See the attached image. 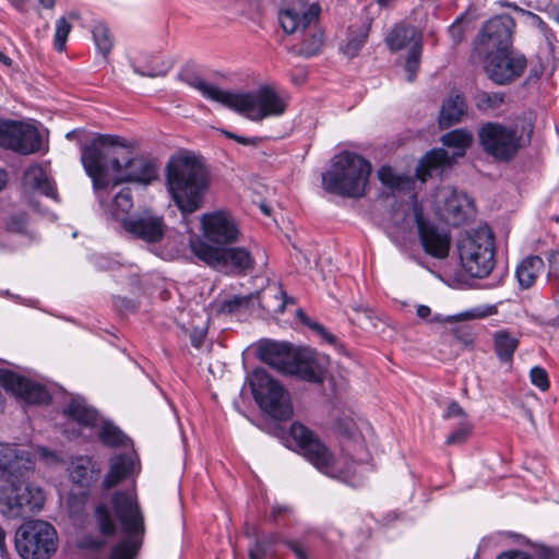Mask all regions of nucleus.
<instances>
[{"label": "nucleus", "instance_id": "21", "mask_svg": "<svg viewBox=\"0 0 559 559\" xmlns=\"http://www.w3.org/2000/svg\"><path fill=\"white\" fill-rule=\"evenodd\" d=\"M202 233L205 240L216 247H224L238 241L240 230L234 217L224 212L205 213L201 217Z\"/></svg>", "mask_w": 559, "mask_h": 559}, {"label": "nucleus", "instance_id": "17", "mask_svg": "<svg viewBox=\"0 0 559 559\" xmlns=\"http://www.w3.org/2000/svg\"><path fill=\"white\" fill-rule=\"evenodd\" d=\"M484 63L488 78L496 84H508L522 75L526 68V58L510 48L504 52H492L478 57Z\"/></svg>", "mask_w": 559, "mask_h": 559}, {"label": "nucleus", "instance_id": "8", "mask_svg": "<svg viewBox=\"0 0 559 559\" xmlns=\"http://www.w3.org/2000/svg\"><path fill=\"white\" fill-rule=\"evenodd\" d=\"M252 395L260 408L272 417L286 420L293 414L288 392L265 370L255 369L249 377Z\"/></svg>", "mask_w": 559, "mask_h": 559}, {"label": "nucleus", "instance_id": "47", "mask_svg": "<svg viewBox=\"0 0 559 559\" xmlns=\"http://www.w3.org/2000/svg\"><path fill=\"white\" fill-rule=\"evenodd\" d=\"M71 32V24L66 17L61 16L56 22V31L53 36V46L57 51L61 52L66 48L68 36Z\"/></svg>", "mask_w": 559, "mask_h": 559}, {"label": "nucleus", "instance_id": "1", "mask_svg": "<svg viewBox=\"0 0 559 559\" xmlns=\"http://www.w3.org/2000/svg\"><path fill=\"white\" fill-rule=\"evenodd\" d=\"M186 82L205 98L221 103L252 121L281 116L287 108L286 100L269 85L261 86L255 92L231 93L223 91L199 76H190Z\"/></svg>", "mask_w": 559, "mask_h": 559}, {"label": "nucleus", "instance_id": "20", "mask_svg": "<svg viewBox=\"0 0 559 559\" xmlns=\"http://www.w3.org/2000/svg\"><path fill=\"white\" fill-rule=\"evenodd\" d=\"M414 217L424 251L435 259H445L451 248V235L432 222L425 219L421 209H414Z\"/></svg>", "mask_w": 559, "mask_h": 559}, {"label": "nucleus", "instance_id": "26", "mask_svg": "<svg viewBox=\"0 0 559 559\" xmlns=\"http://www.w3.org/2000/svg\"><path fill=\"white\" fill-rule=\"evenodd\" d=\"M295 353L289 344L265 341L259 347V357L262 361L287 374Z\"/></svg>", "mask_w": 559, "mask_h": 559}, {"label": "nucleus", "instance_id": "27", "mask_svg": "<svg viewBox=\"0 0 559 559\" xmlns=\"http://www.w3.org/2000/svg\"><path fill=\"white\" fill-rule=\"evenodd\" d=\"M138 473L139 467L134 454L115 455L109 461V471L103 479V488L110 489Z\"/></svg>", "mask_w": 559, "mask_h": 559}, {"label": "nucleus", "instance_id": "39", "mask_svg": "<svg viewBox=\"0 0 559 559\" xmlns=\"http://www.w3.org/2000/svg\"><path fill=\"white\" fill-rule=\"evenodd\" d=\"M381 183L392 190H404L409 187L411 180L406 176H399L389 166H382L378 170Z\"/></svg>", "mask_w": 559, "mask_h": 559}, {"label": "nucleus", "instance_id": "59", "mask_svg": "<svg viewBox=\"0 0 559 559\" xmlns=\"http://www.w3.org/2000/svg\"><path fill=\"white\" fill-rule=\"evenodd\" d=\"M222 132L226 138L231 139L234 141L238 142L239 144L247 145V146H257L261 142V139L257 138V136H253V138L242 136V135L235 134L227 130H222Z\"/></svg>", "mask_w": 559, "mask_h": 559}, {"label": "nucleus", "instance_id": "29", "mask_svg": "<svg viewBox=\"0 0 559 559\" xmlns=\"http://www.w3.org/2000/svg\"><path fill=\"white\" fill-rule=\"evenodd\" d=\"M520 345V335L508 329H500L492 333V348L502 364H512L514 354Z\"/></svg>", "mask_w": 559, "mask_h": 559}, {"label": "nucleus", "instance_id": "58", "mask_svg": "<svg viewBox=\"0 0 559 559\" xmlns=\"http://www.w3.org/2000/svg\"><path fill=\"white\" fill-rule=\"evenodd\" d=\"M114 306L119 312L127 313L134 311L138 308V302L133 299L118 296L114 298Z\"/></svg>", "mask_w": 559, "mask_h": 559}, {"label": "nucleus", "instance_id": "4", "mask_svg": "<svg viewBox=\"0 0 559 559\" xmlns=\"http://www.w3.org/2000/svg\"><path fill=\"white\" fill-rule=\"evenodd\" d=\"M111 506L123 536L112 547L109 559H134L145 534L144 515L134 489L116 491Z\"/></svg>", "mask_w": 559, "mask_h": 559}, {"label": "nucleus", "instance_id": "49", "mask_svg": "<svg viewBox=\"0 0 559 559\" xmlns=\"http://www.w3.org/2000/svg\"><path fill=\"white\" fill-rule=\"evenodd\" d=\"M511 7V4H509ZM512 8L519 11L521 14L527 16L531 20V23L536 26L545 36L546 40L548 43H551V40L555 38V34L549 28V26L546 24V22L537 14L526 11L524 9L519 8L515 4H512Z\"/></svg>", "mask_w": 559, "mask_h": 559}, {"label": "nucleus", "instance_id": "36", "mask_svg": "<svg viewBox=\"0 0 559 559\" xmlns=\"http://www.w3.org/2000/svg\"><path fill=\"white\" fill-rule=\"evenodd\" d=\"M386 45L393 51L407 47L411 43L413 46L421 45V36L416 28L411 25H395L385 38Z\"/></svg>", "mask_w": 559, "mask_h": 559}, {"label": "nucleus", "instance_id": "19", "mask_svg": "<svg viewBox=\"0 0 559 559\" xmlns=\"http://www.w3.org/2000/svg\"><path fill=\"white\" fill-rule=\"evenodd\" d=\"M438 206L440 217L453 226L463 225L475 217L476 209L473 200L465 193L451 188H443L438 192Z\"/></svg>", "mask_w": 559, "mask_h": 559}, {"label": "nucleus", "instance_id": "25", "mask_svg": "<svg viewBox=\"0 0 559 559\" xmlns=\"http://www.w3.org/2000/svg\"><path fill=\"white\" fill-rule=\"evenodd\" d=\"M328 359L310 349H299L295 353L287 374L300 380L321 384L324 381Z\"/></svg>", "mask_w": 559, "mask_h": 559}, {"label": "nucleus", "instance_id": "32", "mask_svg": "<svg viewBox=\"0 0 559 559\" xmlns=\"http://www.w3.org/2000/svg\"><path fill=\"white\" fill-rule=\"evenodd\" d=\"M114 190L115 189H111V187H107L104 190V202L100 203V205L105 206L109 195H112V201L109 207L110 216L116 219H121L124 216H130L129 212L133 207V197L131 189L129 187H124L117 192H114Z\"/></svg>", "mask_w": 559, "mask_h": 559}, {"label": "nucleus", "instance_id": "40", "mask_svg": "<svg viewBox=\"0 0 559 559\" xmlns=\"http://www.w3.org/2000/svg\"><path fill=\"white\" fill-rule=\"evenodd\" d=\"M504 97L506 95L502 92L480 91L475 96V106L480 111L495 110L502 106Z\"/></svg>", "mask_w": 559, "mask_h": 559}, {"label": "nucleus", "instance_id": "50", "mask_svg": "<svg viewBox=\"0 0 559 559\" xmlns=\"http://www.w3.org/2000/svg\"><path fill=\"white\" fill-rule=\"evenodd\" d=\"M252 296H233L219 305V312L223 313H233L243 307H247L251 301Z\"/></svg>", "mask_w": 559, "mask_h": 559}, {"label": "nucleus", "instance_id": "54", "mask_svg": "<svg viewBox=\"0 0 559 559\" xmlns=\"http://www.w3.org/2000/svg\"><path fill=\"white\" fill-rule=\"evenodd\" d=\"M297 317L299 320L311 330L320 334L329 343H333L336 338L329 333L320 323L311 321L302 310H297Z\"/></svg>", "mask_w": 559, "mask_h": 559}, {"label": "nucleus", "instance_id": "10", "mask_svg": "<svg viewBox=\"0 0 559 559\" xmlns=\"http://www.w3.org/2000/svg\"><path fill=\"white\" fill-rule=\"evenodd\" d=\"M478 139L484 152L499 162L513 159L524 145L523 134L518 127L493 121L480 127Z\"/></svg>", "mask_w": 559, "mask_h": 559}, {"label": "nucleus", "instance_id": "57", "mask_svg": "<svg viewBox=\"0 0 559 559\" xmlns=\"http://www.w3.org/2000/svg\"><path fill=\"white\" fill-rule=\"evenodd\" d=\"M27 224V215L25 213H20L16 215H13L8 221V229L15 233H22L24 231Z\"/></svg>", "mask_w": 559, "mask_h": 559}, {"label": "nucleus", "instance_id": "28", "mask_svg": "<svg viewBox=\"0 0 559 559\" xmlns=\"http://www.w3.org/2000/svg\"><path fill=\"white\" fill-rule=\"evenodd\" d=\"M69 473L72 483L84 490H88L100 477V468L90 456L74 457L71 461Z\"/></svg>", "mask_w": 559, "mask_h": 559}, {"label": "nucleus", "instance_id": "7", "mask_svg": "<svg viewBox=\"0 0 559 559\" xmlns=\"http://www.w3.org/2000/svg\"><path fill=\"white\" fill-rule=\"evenodd\" d=\"M189 246L199 260L219 272L242 275L254 266V259L245 247H213L201 238L191 239Z\"/></svg>", "mask_w": 559, "mask_h": 559}, {"label": "nucleus", "instance_id": "37", "mask_svg": "<svg viewBox=\"0 0 559 559\" xmlns=\"http://www.w3.org/2000/svg\"><path fill=\"white\" fill-rule=\"evenodd\" d=\"M24 183L46 197L57 199V191L53 182L49 179L44 168L39 165L29 166L25 170Z\"/></svg>", "mask_w": 559, "mask_h": 559}, {"label": "nucleus", "instance_id": "62", "mask_svg": "<svg viewBox=\"0 0 559 559\" xmlns=\"http://www.w3.org/2000/svg\"><path fill=\"white\" fill-rule=\"evenodd\" d=\"M338 429L342 433H344L348 437L355 438V436H356L354 423L352 420H341L338 423Z\"/></svg>", "mask_w": 559, "mask_h": 559}, {"label": "nucleus", "instance_id": "3", "mask_svg": "<svg viewBox=\"0 0 559 559\" xmlns=\"http://www.w3.org/2000/svg\"><path fill=\"white\" fill-rule=\"evenodd\" d=\"M371 164L359 154L343 151L331 159V167L322 174L325 191L358 199L365 195Z\"/></svg>", "mask_w": 559, "mask_h": 559}, {"label": "nucleus", "instance_id": "33", "mask_svg": "<svg viewBox=\"0 0 559 559\" xmlns=\"http://www.w3.org/2000/svg\"><path fill=\"white\" fill-rule=\"evenodd\" d=\"M296 36L298 37L299 43L295 45L294 49L302 57H313L318 55L323 47L324 34L319 22Z\"/></svg>", "mask_w": 559, "mask_h": 559}, {"label": "nucleus", "instance_id": "52", "mask_svg": "<svg viewBox=\"0 0 559 559\" xmlns=\"http://www.w3.org/2000/svg\"><path fill=\"white\" fill-rule=\"evenodd\" d=\"M530 380L533 385L543 392L547 391L550 386L548 372L540 366H535L530 370Z\"/></svg>", "mask_w": 559, "mask_h": 559}, {"label": "nucleus", "instance_id": "34", "mask_svg": "<svg viewBox=\"0 0 559 559\" xmlns=\"http://www.w3.org/2000/svg\"><path fill=\"white\" fill-rule=\"evenodd\" d=\"M545 267L539 255H527L516 266L515 276L522 289L531 288Z\"/></svg>", "mask_w": 559, "mask_h": 559}, {"label": "nucleus", "instance_id": "64", "mask_svg": "<svg viewBox=\"0 0 559 559\" xmlns=\"http://www.w3.org/2000/svg\"><path fill=\"white\" fill-rule=\"evenodd\" d=\"M287 512H289L288 507L275 504V506H272V508H271L270 516L272 520L276 521L281 515H283Z\"/></svg>", "mask_w": 559, "mask_h": 559}, {"label": "nucleus", "instance_id": "43", "mask_svg": "<svg viewBox=\"0 0 559 559\" xmlns=\"http://www.w3.org/2000/svg\"><path fill=\"white\" fill-rule=\"evenodd\" d=\"M93 38L97 50L107 57L112 48V38L108 27L103 23H97L93 28Z\"/></svg>", "mask_w": 559, "mask_h": 559}, {"label": "nucleus", "instance_id": "11", "mask_svg": "<svg viewBox=\"0 0 559 559\" xmlns=\"http://www.w3.org/2000/svg\"><path fill=\"white\" fill-rule=\"evenodd\" d=\"M45 493L38 486L25 481L5 483L0 486V513L8 519H22L39 511Z\"/></svg>", "mask_w": 559, "mask_h": 559}, {"label": "nucleus", "instance_id": "45", "mask_svg": "<svg viewBox=\"0 0 559 559\" xmlns=\"http://www.w3.org/2000/svg\"><path fill=\"white\" fill-rule=\"evenodd\" d=\"M19 121L0 120V146L14 151Z\"/></svg>", "mask_w": 559, "mask_h": 559}, {"label": "nucleus", "instance_id": "14", "mask_svg": "<svg viewBox=\"0 0 559 559\" xmlns=\"http://www.w3.org/2000/svg\"><path fill=\"white\" fill-rule=\"evenodd\" d=\"M116 145H121L119 136L98 134L90 144L82 147L81 160L86 174L93 181L99 203L104 202V190L110 185L104 148Z\"/></svg>", "mask_w": 559, "mask_h": 559}, {"label": "nucleus", "instance_id": "55", "mask_svg": "<svg viewBox=\"0 0 559 559\" xmlns=\"http://www.w3.org/2000/svg\"><path fill=\"white\" fill-rule=\"evenodd\" d=\"M533 547L536 559H559V547H551L544 544H535Z\"/></svg>", "mask_w": 559, "mask_h": 559}, {"label": "nucleus", "instance_id": "46", "mask_svg": "<svg viewBox=\"0 0 559 559\" xmlns=\"http://www.w3.org/2000/svg\"><path fill=\"white\" fill-rule=\"evenodd\" d=\"M369 27V25L364 26L358 34L349 35L347 43L343 47V52L347 57L353 58L358 55L359 50L362 48L367 40Z\"/></svg>", "mask_w": 559, "mask_h": 559}, {"label": "nucleus", "instance_id": "31", "mask_svg": "<svg viewBox=\"0 0 559 559\" xmlns=\"http://www.w3.org/2000/svg\"><path fill=\"white\" fill-rule=\"evenodd\" d=\"M466 112L467 105L464 95L457 91L451 92L441 106L439 115L440 127L449 128L452 124L460 122Z\"/></svg>", "mask_w": 559, "mask_h": 559}, {"label": "nucleus", "instance_id": "61", "mask_svg": "<svg viewBox=\"0 0 559 559\" xmlns=\"http://www.w3.org/2000/svg\"><path fill=\"white\" fill-rule=\"evenodd\" d=\"M497 559H532V557L524 551L511 550L501 554Z\"/></svg>", "mask_w": 559, "mask_h": 559}, {"label": "nucleus", "instance_id": "41", "mask_svg": "<svg viewBox=\"0 0 559 559\" xmlns=\"http://www.w3.org/2000/svg\"><path fill=\"white\" fill-rule=\"evenodd\" d=\"M278 540L276 534H270L257 538L254 546L249 549L250 559H263L269 555H273V545Z\"/></svg>", "mask_w": 559, "mask_h": 559}, {"label": "nucleus", "instance_id": "22", "mask_svg": "<svg viewBox=\"0 0 559 559\" xmlns=\"http://www.w3.org/2000/svg\"><path fill=\"white\" fill-rule=\"evenodd\" d=\"M34 465V456L27 450L14 445L0 449V481L26 483Z\"/></svg>", "mask_w": 559, "mask_h": 559}, {"label": "nucleus", "instance_id": "60", "mask_svg": "<svg viewBox=\"0 0 559 559\" xmlns=\"http://www.w3.org/2000/svg\"><path fill=\"white\" fill-rule=\"evenodd\" d=\"M443 418H462L466 420V413L456 401H452L443 414Z\"/></svg>", "mask_w": 559, "mask_h": 559}, {"label": "nucleus", "instance_id": "6", "mask_svg": "<svg viewBox=\"0 0 559 559\" xmlns=\"http://www.w3.org/2000/svg\"><path fill=\"white\" fill-rule=\"evenodd\" d=\"M459 255L464 270L474 277H486L495 265V240L487 225L466 233L459 241Z\"/></svg>", "mask_w": 559, "mask_h": 559}, {"label": "nucleus", "instance_id": "56", "mask_svg": "<svg viewBox=\"0 0 559 559\" xmlns=\"http://www.w3.org/2000/svg\"><path fill=\"white\" fill-rule=\"evenodd\" d=\"M463 21L464 15H461L449 26V34L454 44L461 43L464 38L465 29L463 27Z\"/></svg>", "mask_w": 559, "mask_h": 559}, {"label": "nucleus", "instance_id": "12", "mask_svg": "<svg viewBox=\"0 0 559 559\" xmlns=\"http://www.w3.org/2000/svg\"><path fill=\"white\" fill-rule=\"evenodd\" d=\"M15 547L23 559H48L57 549V532L45 521L26 522L16 532Z\"/></svg>", "mask_w": 559, "mask_h": 559}, {"label": "nucleus", "instance_id": "15", "mask_svg": "<svg viewBox=\"0 0 559 559\" xmlns=\"http://www.w3.org/2000/svg\"><path fill=\"white\" fill-rule=\"evenodd\" d=\"M514 27L515 21L509 14L493 16L479 29L474 43V53L479 57L509 50L512 48Z\"/></svg>", "mask_w": 559, "mask_h": 559}, {"label": "nucleus", "instance_id": "23", "mask_svg": "<svg viewBox=\"0 0 559 559\" xmlns=\"http://www.w3.org/2000/svg\"><path fill=\"white\" fill-rule=\"evenodd\" d=\"M0 385L27 404L50 402V394L44 385L7 369H0Z\"/></svg>", "mask_w": 559, "mask_h": 559}, {"label": "nucleus", "instance_id": "9", "mask_svg": "<svg viewBox=\"0 0 559 559\" xmlns=\"http://www.w3.org/2000/svg\"><path fill=\"white\" fill-rule=\"evenodd\" d=\"M289 433L296 442L300 453L321 473L350 481L349 472L340 471L335 466V460L328 447L319 437L301 423L295 421L290 426Z\"/></svg>", "mask_w": 559, "mask_h": 559}, {"label": "nucleus", "instance_id": "13", "mask_svg": "<svg viewBox=\"0 0 559 559\" xmlns=\"http://www.w3.org/2000/svg\"><path fill=\"white\" fill-rule=\"evenodd\" d=\"M442 143L455 151L452 156L443 148H435L428 152L419 162L416 169V176L421 181H426L433 174H440L445 167H449L452 159L465 154L466 148L472 144V134L463 129H455L442 135Z\"/></svg>", "mask_w": 559, "mask_h": 559}, {"label": "nucleus", "instance_id": "63", "mask_svg": "<svg viewBox=\"0 0 559 559\" xmlns=\"http://www.w3.org/2000/svg\"><path fill=\"white\" fill-rule=\"evenodd\" d=\"M37 454L47 463H53L58 461V456L47 448H38Z\"/></svg>", "mask_w": 559, "mask_h": 559}, {"label": "nucleus", "instance_id": "51", "mask_svg": "<svg viewBox=\"0 0 559 559\" xmlns=\"http://www.w3.org/2000/svg\"><path fill=\"white\" fill-rule=\"evenodd\" d=\"M472 431V425L467 420H463L460 425L448 436L445 443L461 444L467 440Z\"/></svg>", "mask_w": 559, "mask_h": 559}, {"label": "nucleus", "instance_id": "44", "mask_svg": "<svg viewBox=\"0 0 559 559\" xmlns=\"http://www.w3.org/2000/svg\"><path fill=\"white\" fill-rule=\"evenodd\" d=\"M95 518L99 532L105 536H112L116 533L115 521L106 504L100 503L95 509Z\"/></svg>", "mask_w": 559, "mask_h": 559}, {"label": "nucleus", "instance_id": "16", "mask_svg": "<svg viewBox=\"0 0 559 559\" xmlns=\"http://www.w3.org/2000/svg\"><path fill=\"white\" fill-rule=\"evenodd\" d=\"M321 7L306 0H283L278 11V22L288 35L301 34L319 22Z\"/></svg>", "mask_w": 559, "mask_h": 559}, {"label": "nucleus", "instance_id": "42", "mask_svg": "<svg viewBox=\"0 0 559 559\" xmlns=\"http://www.w3.org/2000/svg\"><path fill=\"white\" fill-rule=\"evenodd\" d=\"M548 273L547 278L550 288L554 292V299L559 305V250L551 251L547 258Z\"/></svg>", "mask_w": 559, "mask_h": 559}, {"label": "nucleus", "instance_id": "2", "mask_svg": "<svg viewBox=\"0 0 559 559\" xmlns=\"http://www.w3.org/2000/svg\"><path fill=\"white\" fill-rule=\"evenodd\" d=\"M166 185L181 213L190 214L200 209L209 188V174L195 155L180 153L170 157L166 166Z\"/></svg>", "mask_w": 559, "mask_h": 559}, {"label": "nucleus", "instance_id": "48", "mask_svg": "<svg viewBox=\"0 0 559 559\" xmlns=\"http://www.w3.org/2000/svg\"><path fill=\"white\" fill-rule=\"evenodd\" d=\"M420 55L421 45L412 46L405 62V72L407 74L406 80L408 82H413L416 78L419 69Z\"/></svg>", "mask_w": 559, "mask_h": 559}, {"label": "nucleus", "instance_id": "5", "mask_svg": "<svg viewBox=\"0 0 559 559\" xmlns=\"http://www.w3.org/2000/svg\"><path fill=\"white\" fill-rule=\"evenodd\" d=\"M111 506L123 536L112 547L109 559H134L145 534L144 515L134 489L116 491Z\"/></svg>", "mask_w": 559, "mask_h": 559}, {"label": "nucleus", "instance_id": "35", "mask_svg": "<svg viewBox=\"0 0 559 559\" xmlns=\"http://www.w3.org/2000/svg\"><path fill=\"white\" fill-rule=\"evenodd\" d=\"M64 414L67 417L85 427H94L99 420L97 411L90 406L81 396L71 400L70 404L64 409Z\"/></svg>", "mask_w": 559, "mask_h": 559}, {"label": "nucleus", "instance_id": "53", "mask_svg": "<svg viewBox=\"0 0 559 559\" xmlns=\"http://www.w3.org/2000/svg\"><path fill=\"white\" fill-rule=\"evenodd\" d=\"M415 207L419 209L417 205H414L413 210ZM409 210L411 209L407 203H401V207L394 212L393 217L395 222H397L401 225V229L408 228L411 226V222H415L414 211L411 213Z\"/></svg>", "mask_w": 559, "mask_h": 559}, {"label": "nucleus", "instance_id": "24", "mask_svg": "<svg viewBox=\"0 0 559 559\" xmlns=\"http://www.w3.org/2000/svg\"><path fill=\"white\" fill-rule=\"evenodd\" d=\"M116 176L110 180L109 187L116 189L122 182H139L148 185L157 178V169L154 164L143 157L130 158L122 165L119 159L111 162Z\"/></svg>", "mask_w": 559, "mask_h": 559}, {"label": "nucleus", "instance_id": "30", "mask_svg": "<svg viewBox=\"0 0 559 559\" xmlns=\"http://www.w3.org/2000/svg\"><path fill=\"white\" fill-rule=\"evenodd\" d=\"M14 151L24 155L34 154L43 150L44 138L39 130L31 123L19 121Z\"/></svg>", "mask_w": 559, "mask_h": 559}, {"label": "nucleus", "instance_id": "38", "mask_svg": "<svg viewBox=\"0 0 559 559\" xmlns=\"http://www.w3.org/2000/svg\"><path fill=\"white\" fill-rule=\"evenodd\" d=\"M98 439L107 448H128L131 440L126 436L119 427L112 423L105 421L98 431Z\"/></svg>", "mask_w": 559, "mask_h": 559}, {"label": "nucleus", "instance_id": "18", "mask_svg": "<svg viewBox=\"0 0 559 559\" xmlns=\"http://www.w3.org/2000/svg\"><path fill=\"white\" fill-rule=\"evenodd\" d=\"M121 227L130 237L148 243L160 241L166 231L164 218L148 209L122 217Z\"/></svg>", "mask_w": 559, "mask_h": 559}]
</instances>
